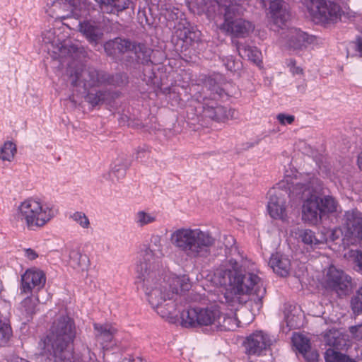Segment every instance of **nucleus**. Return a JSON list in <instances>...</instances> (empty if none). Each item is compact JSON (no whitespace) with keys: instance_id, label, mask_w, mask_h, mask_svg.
Instances as JSON below:
<instances>
[{"instance_id":"f8f14e48","label":"nucleus","mask_w":362,"mask_h":362,"mask_svg":"<svg viewBox=\"0 0 362 362\" xmlns=\"http://www.w3.org/2000/svg\"><path fill=\"white\" fill-rule=\"evenodd\" d=\"M88 9L86 0H60L54 3L53 10L56 19L64 20L85 16Z\"/></svg>"},{"instance_id":"58836bf2","label":"nucleus","mask_w":362,"mask_h":362,"mask_svg":"<svg viewBox=\"0 0 362 362\" xmlns=\"http://www.w3.org/2000/svg\"><path fill=\"white\" fill-rule=\"evenodd\" d=\"M12 331L11 327L0 320V346L5 345L11 338Z\"/></svg>"},{"instance_id":"de8ad7c7","label":"nucleus","mask_w":362,"mask_h":362,"mask_svg":"<svg viewBox=\"0 0 362 362\" xmlns=\"http://www.w3.org/2000/svg\"><path fill=\"white\" fill-rule=\"evenodd\" d=\"M163 15L165 16V18H167L168 21H173L177 16V13L174 11H169L166 10Z\"/></svg>"},{"instance_id":"5701e85b","label":"nucleus","mask_w":362,"mask_h":362,"mask_svg":"<svg viewBox=\"0 0 362 362\" xmlns=\"http://www.w3.org/2000/svg\"><path fill=\"white\" fill-rule=\"evenodd\" d=\"M296 235L298 238L300 239L305 245L313 249L319 248L320 245L327 243V238L326 237L322 235L320 238H318L315 235V232L310 229H298L297 232H296Z\"/></svg>"},{"instance_id":"1a4fd4ad","label":"nucleus","mask_w":362,"mask_h":362,"mask_svg":"<svg viewBox=\"0 0 362 362\" xmlns=\"http://www.w3.org/2000/svg\"><path fill=\"white\" fill-rule=\"evenodd\" d=\"M303 4L314 21L329 23H336L340 19L341 8L332 1L304 0Z\"/></svg>"},{"instance_id":"6ab92c4d","label":"nucleus","mask_w":362,"mask_h":362,"mask_svg":"<svg viewBox=\"0 0 362 362\" xmlns=\"http://www.w3.org/2000/svg\"><path fill=\"white\" fill-rule=\"evenodd\" d=\"M269 9L273 25L284 30L290 18L287 4L282 0H273L270 1Z\"/></svg>"},{"instance_id":"c9c22d12","label":"nucleus","mask_w":362,"mask_h":362,"mask_svg":"<svg viewBox=\"0 0 362 362\" xmlns=\"http://www.w3.org/2000/svg\"><path fill=\"white\" fill-rule=\"evenodd\" d=\"M344 257L352 261L357 271L362 274V252L351 250L344 253Z\"/></svg>"},{"instance_id":"09e8293b","label":"nucleus","mask_w":362,"mask_h":362,"mask_svg":"<svg viewBox=\"0 0 362 362\" xmlns=\"http://www.w3.org/2000/svg\"><path fill=\"white\" fill-rule=\"evenodd\" d=\"M355 47L358 52L359 54L362 56V38L357 39L356 42H355Z\"/></svg>"},{"instance_id":"79ce46f5","label":"nucleus","mask_w":362,"mask_h":362,"mask_svg":"<svg viewBox=\"0 0 362 362\" xmlns=\"http://www.w3.org/2000/svg\"><path fill=\"white\" fill-rule=\"evenodd\" d=\"M276 118L282 125L291 124L295 119L294 116L285 114H279Z\"/></svg>"},{"instance_id":"49530a36","label":"nucleus","mask_w":362,"mask_h":362,"mask_svg":"<svg viewBox=\"0 0 362 362\" xmlns=\"http://www.w3.org/2000/svg\"><path fill=\"white\" fill-rule=\"evenodd\" d=\"M308 362H317L318 354L316 351H308L305 356H303Z\"/></svg>"},{"instance_id":"9d476101","label":"nucleus","mask_w":362,"mask_h":362,"mask_svg":"<svg viewBox=\"0 0 362 362\" xmlns=\"http://www.w3.org/2000/svg\"><path fill=\"white\" fill-rule=\"evenodd\" d=\"M104 48L108 54L130 52L134 54L137 60L142 63L148 61L151 52V49L143 44H132L130 41L121 38H115L106 42Z\"/></svg>"},{"instance_id":"412c9836","label":"nucleus","mask_w":362,"mask_h":362,"mask_svg":"<svg viewBox=\"0 0 362 362\" xmlns=\"http://www.w3.org/2000/svg\"><path fill=\"white\" fill-rule=\"evenodd\" d=\"M93 327L97 341L103 349H108L109 344L112 341L117 332V329L110 324L95 323Z\"/></svg>"},{"instance_id":"dca6fc26","label":"nucleus","mask_w":362,"mask_h":362,"mask_svg":"<svg viewBox=\"0 0 362 362\" xmlns=\"http://www.w3.org/2000/svg\"><path fill=\"white\" fill-rule=\"evenodd\" d=\"M46 281L45 273L35 267L27 269L21 276V293H30L33 290H40Z\"/></svg>"},{"instance_id":"603ef678","label":"nucleus","mask_w":362,"mask_h":362,"mask_svg":"<svg viewBox=\"0 0 362 362\" xmlns=\"http://www.w3.org/2000/svg\"><path fill=\"white\" fill-rule=\"evenodd\" d=\"M146 154H147V152H146V151H145L144 150L139 151L137 152V154H136V159L142 158H143V157H144Z\"/></svg>"},{"instance_id":"4c0bfd02","label":"nucleus","mask_w":362,"mask_h":362,"mask_svg":"<svg viewBox=\"0 0 362 362\" xmlns=\"http://www.w3.org/2000/svg\"><path fill=\"white\" fill-rule=\"evenodd\" d=\"M71 218L83 229H88L90 228V223L88 218L81 211H76L71 216Z\"/></svg>"},{"instance_id":"c756f323","label":"nucleus","mask_w":362,"mask_h":362,"mask_svg":"<svg viewBox=\"0 0 362 362\" xmlns=\"http://www.w3.org/2000/svg\"><path fill=\"white\" fill-rule=\"evenodd\" d=\"M239 54L259 65L261 62V52L255 47L240 45L238 47Z\"/></svg>"},{"instance_id":"3c124183","label":"nucleus","mask_w":362,"mask_h":362,"mask_svg":"<svg viewBox=\"0 0 362 362\" xmlns=\"http://www.w3.org/2000/svg\"><path fill=\"white\" fill-rule=\"evenodd\" d=\"M357 164H358V168L362 171V151L358 156Z\"/></svg>"},{"instance_id":"7ed1b4c3","label":"nucleus","mask_w":362,"mask_h":362,"mask_svg":"<svg viewBox=\"0 0 362 362\" xmlns=\"http://www.w3.org/2000/svg\"><path fill=\"white\" fill-rule=\"evenodd\" d=\"M255 264L249 259L240 257L230 259L223 269V274L215 276V282L224 286L226 291L237 295H246L259 305L266 289L261 278L255 273Z\"/></svg>"},{"instance_id":"72a5a7b5","label":"nucleus","mask_w":362,"mask_h":362,"mask_svg":"<svg viewBox=\"0 0 362 362\" xmlns=\"http://www.w3.org/2000/svg\"><path fill=\"white\" fill-rule=\"evenodd\" d=\"M16 146L12 141H6L0 148V159L4 161H12L16 153Z\"/></svg>"},{"instance_id":"39448f33","label":"nucleus","mask_w":362,"mask_h":362,"mask_svg":"<svg viewBox=\"0 0 362 362\" xmlns=\"http://www.w3.org/2000/svg\"><path fill=\"white\" fill-rule=\"evenodd\" d=\"M219 305H211L206 308H191L181 314V324L185 327L209 326L217 331L233 330L239 327V321L233 312L223 313Z\"/></svg>"},{"instance_id":"f257e3e1","label":"nucleus","mask_w":362,"mask_h":362,"mask_svg":"<svg viewBox=\"0 0 362 362\" xmlns=\"http://www.w3.org/2000/svg\"><path fill=\"white\" fill-rule=\"evenodd\" d=\"M160 250L146 247L141 250L134 264L136 282L142 284L147 300L153 310L163 318L174 322L180 313L178 300L181 293L191 287L186 275L166 274Z\"/></svg>"},{"instance_id":"473e14b6","label":"nucleus","mask_w":362,"mask_h":362,"mask_svg":"<svg viewBox=\"0 0 362 362\" xmlns=\"http://www.w3.org/2000/svg\"><path fill=\"white\" fill-rule=\"evenodd\" d=\"M292 342L296 349L303 356L310 349V341L308 338L300 334L295 333L292 337Z\"/></svg>"},{"instance_id":"e433bc0d","label":"nucleus","mask_w":362,"mask_h":362,"mask_svg":"<svg viewBox=\"0 0 362 362\" xmlns=\"http://www.w3.org/2000/svg\"><path fill=\"white\" fill-rule=\"evenodd\" d=\"M129 167V163H124L122 160H117V164L112 168L111 175L116 179L123 178L126 174V170Z\"/></svg>"},{"instance_id":"a211bd4d","label":"nucleus","mask_w":362,"mask_h":362,"mask_svg":"<svg viewBox=\"0 0 362 362\" xmlns=\"http://www.w3.org/2000/svg\"><path fill=\"white\" fill-rule=\"evenodd\" d=\"M74 86H79L83 83L85 89L98 86L105 82L104 76L94 69H85L81 72H76L71 76Z\"/></svg>"},{"instance_id":"393cba45","label":"nucleus","mask_w":362,"mask_h":362,"mask_svg":"<svg viewBox=\"0 0 362 362\" xmlns=\"http://www.w3.org/2000/svg\"><path fill=\"white\" fill-rule=\"evenodd\" d=\"M321 235L327 238V242L331 241L334 243L335 247L332 248L333 250L341 251V248H345L349 245L344 241V225L342 228H335L334 229H325L322 230Z\"/></svg>"},{"instance_id":"ddd939ff","label":"nucleus","mask_w":362,"mask_h":362,"mask_svg":"<svg viewBox=\"0 0 362 362\" xmlns=\"http://www.w3.org/2000/svg\"><path fill=\"white\" fill-rule=\"evenodd\" d=\"M325 286L335 291L339 296L348 295L352 289L350 276L334 266L328 268L325 277Z\"/></svg>"},{"instance_id":"2f4dec72","label":"nucleus","mask_w":362,"mask_h":362,"mask_svg":"<svg viewBox=\"0 0 362 362\" xmlns=\"http://www.w3.org/2000/svg\"><path fill=\"white\" fill-rule=\"evenodd\" d=\"M284 315V320L286 324L287 329H286L283 326V332H287L292 329H296L300 327L301 317L298 314V310L296 309L285 311Z\"/></svg>"},{"instance_id":"f03ea898","label":"nucleus","mask_w":362,"mask_h":362,"mask_svg":"<svg viewBox=\"0 0 362 362\" xmlns=\"http://www.w3.org/2000/svg\"><path fill=\"white\" fill-rule=\"evenodd\" d=\"M280 188L289 191L293 198L303 199L302 218L310 224H316L322 216L337 211L338 203L329 195L319 197L323 192V183L314 174H301L298 172L286 174L279 184Z\"/></svg>"},{"instance_id":"4be33fe9","label":"nucleus","mask_w":362,"mask_h":362,"mask_svg":"<svg viewBox=\"0 0 362 362\" xmlns=\"http://www.w3.org/2000/svg\"><path fill=\"white\" fill-rule=\"evenodd\" d=\"M269 265L274 273L281 276H286L291 271L290 259L279 253H275L271 256Z\"/></svg>"},{"instance_id":"8fccbe9b","label":"nucleus","mask_w":362,"mask_h":362,"mask_svg":"<svg viewBox=\"0 0 362 362\" xmlns=\"http://www.w3.org/2000/svg\"><path fill=\"white\" fill-rule=\"evenodd\" d=\"M112 354H110V353H105V355H104V359L105 361V362H119V361H112L111 360V358L112 356Z\"/></svg>"},{"instance_id":"864d4df0","label":"nucleus","mask_w":362,"mask_h":362,"mask_svg":"<svg viewBox=\"0 0 362 362\" xmlns=\"http://www.w3.org/2000/svg\"><path fill=\"white\" fill-rule=\"evenodd\" d=\"M11 362H29L25 359L21 358H15Z\"/></svg>"},{"instance_id":"6e6552de","label":"nucleus","mask_w":362,"mask_h":362,"mask_svg":"<svg viewBox=\"0 0 362 362\" xmlns=\"http://www.w3.org/2000/svg\"><path fill=\"white\" fill-rule=\"evenodd\" d=\"M217 4L225 10V21L220 28L235 37H244L253 30L252 24L243 18H235L242 15L245 8L235 0H218Z\"/></svg>"},{"instance_id":"a18cd8bd","label":"nucleus","mask_w":362,"mask_h":362,"mask_svg":"<svg viewBox=\"0 0 362 362\" xmlns=\"http://www.w3.org/2000/svg\"><path fill=\"white\" fill-rule=\"evenodd\" d=\"M24 256L29 260H34L38 257V253L31 248H27L23 250Z\"/></svg>"},{"instance_id":"9b49d317","label":"nucleus","mask_w":362,"mask_h":362,"mask_svg":"<svg viewBox=\"0 0 362 362\" xmlns=\"http://www.w3.org/2000/svg\"><path fill=\"white\" fill-rule=\"evenodd\" d=\"M344 229V241L354 245L362 240V213L357 209L345 212L343 218Z\"/></svg>"},{"instance_id":"20e7f679","label":"nucleus","mask_w":362,"mask_h":362,"mask_svg":"<svg viewBox=\"0 0 362 362\" xmlns=\"http://www.w3.org/2000/svg\"><path fill=\"white\" fill-rule=\"evenodd\" d=\"M75 337L73 320L68 316H62L53 322L49 334L39 341L40 354L54 362H71Z\"/></svg>"},{"instance_id":"a19ab883","label":"nucleus","mask_w":362,"mask_h":362,"mask_svg":"<svg viewBox=\"0 0 362 362\" xmlns=\"http://www.w3.org/2000/svg\"><path fill=\"white\" fill-rule=\"evenodd\" d=\"M105 99V94L102 92L96 93L93 94L92 93H89L87 95V100L91 103L93 105H99L100 103L104 101Z\"/></svg>"},{"instance_id":"c85d7f7f","label":"nucleus","mask_w":362,"mask_h":362,"mask_svg":"<svg viewBox=\"0 0 362 362\" xmlns=\"http://www.w3.org/2000/svg\"><path fill=\"white\" fill-rule=\"evenodd\" d=\"M220 273H221L223 274V269L221 270V271H218L216 273H215V274L212 279V282L215 284L216 288L217 289H218V291L214 290V291L217 292V293L221 292L223 294L222 296H220L219 293H217V296H218V300L221 302V303L218 305H221L222 308L224 309V307H225L224 300L226 303H233L236 300H238V296H234V297L232 296L233 295H234V293H231L230 291H226L224 286H221L219 284H217L215 282V276Z\"/></svg>"},{"instance_id":"2eb2a0df","label":"nucleus","mask_w":362,"mask_h":362,"mask_svg":"<svg viewBox=\"0 0 362 362\" xmlns=\"http://www.w3.org/2000/svg\"><path fill=\"white\" fill-rule=\"evenodd\" d=\"M269 195L267 211L269 216L274 219H279L284 222L286 221L288 212L284 195L274 189L269 192Z\"/></svg>"},{"instance_id":"b1692460","label":"nucleus","mask_w":362,"mask_h":362,"mask_svg":"<svg viewBox=\"0 0 362 362\" xmlns=\"http://www.w3.org/2000/svg\"><path fill=\"white\" fill-rule=\"evenodd\" d=\"M38 298L34 295L28 296L21 303L17 313L22 320L29 321L36 311Z\"/></svg>"},{"instance_id":"4468645a","label":"nucleus","mask_w":362,"mask_h":362,"mask_svg":"<svg viewBox=\"0 0 362 362\" xmlns=\"http://www.w3.org/2000/svg\"><path fill=\"white\" fill-rule=\"evenodd\" d=\"M274 339L262 331H257L248 336L245 341L246 352L250 355H260L269 349Z\"/></svg>"},{"instance_id":"a878e982","label":"nucleus","mask_w":362,"mask_h":362,"mask_svg":"<svg viewBox=\"0 0 362 362\" xmlns=\"http://www.w3.org/2000/svg\"><path fill=\"white\" fill-rule=\"evenodd\" d=\"M100 9L107 13H115L126 9L130 0H95Z\"/></svg>"},{"instance_id":"aec40b11","label":"nucleus","mask_w":362,"mask_h":362,"mask_svg":"<svg viewBox=\"0 0 362 362\" xmlns=\"http://www.w3.org/2000/svg\"><path fill=\"white\" fill-rule=\"evenodd\" d=\"M214 100L204 99L202 108L205 116L214 119H229L233 117L234 110H226L222 106L216 105Z\"/></svg>"},{"instance_id":"f3484780","label":"nucleus","mask_w":362,"mask_h":362,"mask_svg":"<svg viewBox=\"0 0 362 362\" xmlns=\"http://www.w3.org/2000/svg\"><path fill=\"white\" fill-rule=\"evenodd\" d=\"M281 43L294 50L301 49L307 43L311 42V38L304 32L295 28H290L281 33Z\"/></svg>"},{"instance_id":"f704fd0d","label":"nucleus","mask_w":362,"mask_h":362,"mask_svg":"<svg viewBox=\"0 0 362 362\" xmlns=\"http://www.w3.org/2000/svg\"><path fill=\"white\" fill-rule=\"evenodd\" d=\"M326 362H356L346 355L337 352L332 349H328L325 355Z\"/></svg>"},{"instance_id":"7c9ffc66","label":"nucleus","mask_w":362,"mask_h":362,"mask_svg":"<svg viewBox=\"0 0 362 362\" xmlns=\"http://www.w3.org/2000/svg\"><path fill=\"white\" fill-rule=\"evenodd\" d=\"M157 219V214L155 212H150L145 210H139L134 217V221L139 227L154 223Z\"/></svg>"},{"instance_id":"cd10ccee","label":"nucleus","mask_w":362,"mask_h":362,"mask_svg":"<svg viewBox=\"0 0 362 362\" xmlns=\"http://www.w3.org/2000/svg\"><path fill=\"white\" fill-rule=\"evenodd\" d=\"M88 258L78 250H73L69 252V264L77 271H85L88 266Z\"/></svg>"},{"instance_id":"bb28decb","label":"nucleus","mask_w":362,"mask_h":362,"mask_svg":"<svg viewBox=\"0 0 362 362\" xmlns=\"http://www.w3.org/2000/svg\"><path fill=\"white\" fill-rule=\"evenodd\" d=\"M80 31L93 44L96 45L100 39L103 33L99 27L93 23L85 21L79 24Z\"/></svg>"},{"instance_id":"37998d69","label":"nucleus","mask_w":362,"mask_h":362,"mask_svg":"<svg viewBox=\"0 0 362 362\" xmlns=\"http://www.w3.org/2000/svg\"><path fill=\"white\" fill-rule=\"evenodd\" d=\"M287 66L289 67L290 71L294 75L300 74L303 72L302 69L300 68L299 66H297L296 65V62L293 59H290L288 61Z\"/></svg>"},{"instance_id":"423d86ee","label":"nucleus","mask_w":362,"mask_h":362,"mask_svg":"<svg viewBox=\"0 0 362 362\" xmlns=\"http://www.w3.org/2000/svg\"><path fill=\"white\" fill-rule=\"evenodd\" d=\"M59 214L57 206L39 197H29L16 206V216L29 230L40 229L51 222Z\"/></svg>"},{"instance_id":"0eeeda50","label":"nucleus","mask_w":362,"mask_h":362,"mask_svg":"<svg viewBox=\"0 0 362 362\" xmlns=\"http://www.w3.org/2000/svg\"><path fill=\"white\" fill-rule=\"evenodd\" d=\"M170 240L175 248L189 258L206 256L215 243L214 238L209 232L189 227L173 231Z\"/></svg>"},{"instance_id":"c03bdc74","label":"nucleus","mask_w":362,"mask_h":362,"mask_svg":"<svg viewBox=\"0 0 362 362\" xmlns=\"http://www.w3.org/2000/svg\"><path fill=\"white\" fill-rule=\"evenodd\" d=\"M350 332L357 339H362V324L351 327Z\"/></svg>"},{"instance_id":"ea45409f","label":"nucleus","mask_w":362,"mask_h":362,"mask_svg":"<svg viewBox=\"0 0 362 362\" xmlns=\"http://www.w3.org/2000/svg\"><path fill=\"white\" fill-rule=\"evenodd\" d=\"M351 308L354 313H362V286H361L356 296L351 301Z\"/></svg>"}]
</instances>
